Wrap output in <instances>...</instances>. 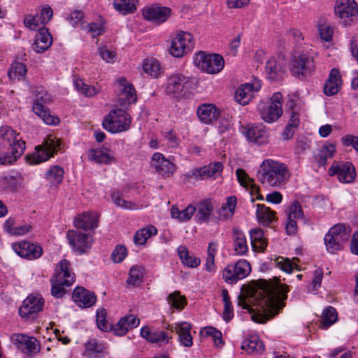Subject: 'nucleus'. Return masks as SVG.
<instances>
[{"label":"nucleus","instance_id":"8fccbe9b","mask_svg":"<svg viewBox=\"0 0 358 358\" xmlns=\"http://www.w3.org/2000/svg\"><path fill=\"white\" fill-rule=\"evenodd\" d=\"M64 178V170L62 167L59 166H55L50 168L46 173H45V179L52 185H59Z\"/></svg>","mask_w":358,"mask_h":358},{"label":"nucleus","instance_id":"6ab92c4d","mask_svg":"<svg viewBox=\"0 0 358 358\" xmlns=\"http://www.w3.org/2000/svg\"><path fill=\"white\" fill-rule=\"evenodd\" d=\"M13 249L20 257L29 260L37 259L43 254V248L41 245L29 241L14 243Z\"/></svg>","mask_w":358,"mask_h":358},{"label":"nucleus","instance_id":"9b49d317","mask_svg":"<svg viewBox=\"0 0 358 358\" xmlns=\"http://www.w3.org/2000/svg\"><path fill=\"white\" fill-rule=\"evenodd\" d=\"M335 15L344 26L351 25L358 17V6L355 0H336Z\"/></svg>","mask_w":358,"mask_h":358},{"label":"nucleus","instance_id":"72a5a7b5","mask_svg":"<svg viewBox=\"0 0 358 358\" xmlns=\"http://www.w3.org/2000/svg\"><path fill=\"white\" fill-rule=\"evenodd\" d=\"M251 245L255 251L264 252L267 246V241L264 231L259 228L250 230Z\"/></svg>","mask_w":358,"mask_h":358},{"label":"nucleus","instance_id":"4be33fe9","mask_svg":"<svg viewBox=\"0 0 358 358\" xmlns=\"http://www.w3.org/2000/svg\"><path fill=\"white\" fill-rule=\"evenodd\" d=\"M262 88V83L255 82L252 84L245 83L241 85L236 91L234 98L240 105L245 106L249 103L254 96V92Z\"/></svg>","mask_w":358,"mask_h":358},{"label":"nucleus","instance_id":"de8ad7c7","mask_svg":"<svg viewBox=\"0 0 358 358\" xmlns=\"http://www.w3.org/2000/svg\"><path fill=\"white\" fill-rule=\"evenodd\" d=\"M111 199L117 207L125 210H136L142 207V205L124 199L122 194L119 191L113 192Z\"/></svg>","mask_w":358,"mask_h":358},{"label":"nucleus","instance_id":"393cba45","mask_svg":"<svg viewBox=\"0 0 358 358\" xmlns=\"http://www.w3.org/2000/svg\"><path fill=\"white\" fill-rule=\"evenodd\" d=\"M172 331H176L178 335L180 343L186 347L190 348L193 345V338L190 334L192 324L187 322H181L175 324V326H170Z\"/></svg>","mask_w":358,"mask_h":358},{"label":"nucleus","instance_id":"aec40b11","mask_svg":"<svg viewBox=\"0 0 358 358\" xmlns=\"http://www.w3.org/2000/svg\"><path fill=\"white\" fill-rule=\"evenodd\" d=\"M171 13L170 8L157 6L145 7L142 11L143 16L146 20L157 25L165 22L170 17Z\"/></svg>","mask_w":358,"mask_h":358},{"label":"nucleus","instance_id":"49530a36","mask_svg":"<svg viewBox=\"0 0 358 358\" xmlns=\"http://www.w3.org/2000/svg\"><path fill=\"white\" fill-rule=\"evenodd\" d=\"M178 254L182 263L188 267L196 268L201 263L199 258L189 255L188 250L185 246L178 248Z\"/></svg>","mask_w":358,"mask_h":358},{"label":"nucleus","instance_id":"a19ab883","mask_svg":"<svg viewBox=\"0 0 358 358\" xmlns=\"http://www.w3.org/2000/svg\"><path fill=\"white\" fill-rule=\"evenodd\" d=\"M241 348L248 353L264 350V344L257 335L249 336L241 345Z\"/></svg>","mask_w":358,"mask_h":358},{"label":"nucleus","instance_id":"13d9d810","mask_svg":"<svg viewBox=\"0 0 358 358\" xmlns=\"http://www.w3.org/2000/svg\"><path fill=\"white\" fill-rule=\"evenodd\" d=\"M106 310L99 308L96 310V324L98 328L103 331L112 330V324L106 320Z\"/></svg>","mask_w":358,"mask_h":358},{"label":"nucleus","instance_id":"4468645a","mask_svg":"<svg viewBox=\"0 0 358 358\" xmlns=\"http://www.w3.org/2000/svg\"><path fill=\"white\" fill-rule=\"evenodd\" d=\"M249 262L245 259L238 260L234 264L227 265L222 271V278L228 284H235L245 278L250 272Z\"/></svg>","mask_w":358,"mask_h":358},{"label":"nucleus","instance_id":"ea45409f","mask_svg":"<svg viewBox=\"0 0 358 358\" xmlns=\"http://www.w3.org/2000/svg\"><path fill=\"white\" fill-rule=\"evenodd\" d=\"M157 233V228L150 225L136 231L134 236V242L136 245H143L150 237L156 235Z\"/></svg>","mask_w":358,"mask_h":358},{"label":"nucleus","instance_id":"774afa93","mask_svg":"<svg viewBox=\"0 0 358 358\" xmlns=\"http://www.w3.org/2000/svg\"><path fill=\"white\" fill-rule=\"evenodd\" d=\"M341 142L345 146H352L358 152V136L348 134L342 137Z\"/></svg>","mask_w":358,"mask_h":358},{"label":"nucleus","instance_id":"ddd939ff","mask_svg":"<svg viewBox=\"0 0 358 358\" xmlns=\"http://www.w3.org/2000/svg\"><path fill=\"white\" fill-rule=\"evenodd\" d=\"M193 36L187 31H180L173 37L169 52L175 57H182L193 48Z\"/></svg>","mask_w":358,"mask_h":358},{"label":"nucleus","instance_id":"2eb2a0df","mask_svg":"<svg viewBox=\"0 0 358 358\" xmlns=\"http://www.w3.org/2000/svg\"><path fill=\"white\" fill-rule=\"evenodd\" d=\"M222 170L223 164L222 162H211L208 165L200 168H194L189 172L185 173L183 179L185 182H189L192 178L196 180H202L206 178H216L221 174Z\"/></svg>","mask_w":358,"mask_h":358},{"label":"nucleus","instance_id":"f8f14e48","mask_svg":"<svg viewBox=\"0 0 358 358\" xmlns=\"http://www.w3.org/2000/svg\"><path fill=\"white\" fill-rule=\"evenodd\" d=\"M194 85V81L192 78L181 73H174L168 79L166 93L169 96L178 98L193 88Z\"/></svg>","mask_w":358,"mask_h":358},{"label":"nucleus","instance_id":"680f3d73","mask_svg":"<svg viewBox=\"0 0 358 358\" xmlns=\"http://www.w3.org/2000/svg\"><path fill=\"white\" fill-rule=\"evenodd\" d=\"M275 264L277 267H278L282 271H283L287 273H292L293 271V268H294L293 264L287 258H283L282 257H278L275 260Z\"/></svg>","mask_w":358,"mask_h":358},{"label":"nucleus","instance_id":"79ce46f5","mask_svg":"<svg viewBox=\"0 0 358 358\" xmlns=\"http://www.w3.org/2000/svg\"><path fill=\"white\" fill-rule=\"evenodd\" d=\"M88 158L90 161L97 164H106L115 161V158L113 156L109 155L102 149L90 150L88 154Z\"/></svg>","mask_w":358,"mask_h":358},{"label":"nucleus","instance_id":"4c0bfd02","mask_svg":"<svg viewBox=\"0 0 358 358\" xmlns=\"http://www.w3.org/2000/svg\"><path fill=\"white\" fill-rule=\"evenodd\" d=\"M0 187L6 191L18 190L21 187L20 176L5 175L0 177Z\"/></svg>","mask_w":358,"mask_h":358},{"label":"nucleus","instance_id":"603ef678","mask_svg":"<svg viewBox=\"0 0 358 358\" xmlns=\"http://www.w3.org/2000/svg\"><path fill=\"white\" fill-rule=\"evenodd\" d=\"M336 152V145L333 143L324 144L317 156V160L319 166H324L327 164L328 158H331Z\"/></svg>","mask_w":358,"mask_h":358},{"label":"nucleus","instance_id":"09e8293b","mask_svg":"<svg viewBox=\"0 0 358 358\" xmlns=\"http://www.w3.org/2000/svg\"><path fill=\"white\" fill-rule=\"evenodd\" d=\"M143 273L144 269L142 266L138 265L133 266L129 271V276L127 280V285L133 287L139 286L142 282Z\"/></svg>","mask_w":358,"mask_h":358},{"label":"nucleus","instance_id":"e433bc0d","mask_svg":"<svg viewBox=\"0 0 358 358\" xmlns=\"http://www.w3.org/2000/svg\"><path fill=\"white\" fill-rule=\"evenodd\" d=\"M196 207L189 204L187 208L180 210L176 206L171 208V216L179 222H187L191 219L196 212Z\"/></svg>","mask_w":358,"mask_h":358},{"label":"nucleus","instance_id":"f3484780","mask_svg":"<svg viewBox=\"0 0 358 358\" xmlns=\"http://www.w3.org/2000/svg\"><path fill=\"white\" fill-rule=\"evenodd\" d=\"M43 306L44 300L41 295L31 294L24 300L19 308V314L26 320H34L43 310Z\"/></svg>","mask_w":358,"mask_h":358},{"label":"nucleus","instance_id":"37998d69","mask_svg":"<svg viewBox=\"0 0 358 358\" xmlns=\"http://www.w3.org/2000/svg\"><path fill=\"white\" fill-rule=\"evenodd\" d=\"M138 0H114L115 8L122 15L134 13L136 10Z\"/></svg>","mask_w":358,"mask_h":358},{"label":"nucleus","instance_id":"9d476101","mask_svg":"<svg viewBox=\"0 0 358 358\" xmlns=\"http://www.w3.org/2000/svg\"><path fill=\"white\" fill-rule=\"evenodd\" d=\"M194 65L203 72L215 74L220 72L224 66L223 57L219 54L198 52L194 59Z\"/></svg>","mask_w":358,"mask_h":358},{"label":"nucleus","instance_id":"7ed1b4c3","mask_svg":"<svg viewBox=\"0 0 358 358\" xmlns=\"http://www.w3.org/2000/svg\"><path fill=\"white\" fill-rule=\"evenodd\" d=\"M289 172L287 166L273 159L264 160L257 171V178L263 185L280 187L289 180Z\"/></svg>","mask_w":358,"mask_h":358},{"label":"nucleus","instance_id":"58836bf2","mask_svg":"<svg viewBox=\"0 0 358 358\" xmlns=\"http://www.w3.org/2000/svg\"><path fill=\"white\" fill-rule=\"evenodd\" d=\"M256 215L259 223L268 226L275 218V213L263 204H257Z\"/></svg>","mask_w":358,"mask_h":358},{"label":"nucleus","instance_id":"4d7b16f0","mask_svg":"<svg viewBox=\"0 0 358 358\" xmlns=\"http://www.w3.org/2000/svg\"><path fill=\"white\" fill-rule=\"evenodd\" d=\"M167 301L171 306L179 310L184 308L187 304L186 298L182 296L179 291H175L170 294L167 297Z\"/></svg>","mask_w":358,"mask_h":358},{"label":"nucleus","instance_id":"473e14b6","mask_svg":"<svg viewBox=\"0 0 358 358\" xmlns=\"http://www.w3.org/2000/svg\"><path fill=\"white\" fill-rule=\"evenodd\" d=\"M105 347L95 339L88 341L85 345L83 356L86 358H103Z\"/></svg>","mask_w":358,"mask_h":358},{"label":"nucleus","instance_id":"bb28decb","mask_svg":"<svg viewBox=\"0 0 358 358\" xmlns=\"http://www.w3.org/2000/svg\"><path fill=\"white\" fill-rule=\"evenodd\" d=\"M117 81L121 87L120 104L125 106L135 103L137 97L133 85L128 83L125 78H120Z\"/></svg>","mask_w":358,"mask_h":358},{"label":"nucleus","instance_id":"e2e57ef3","mask_svg":"<svg viewBox=\"0 0 358 358\" xmlns=\"http://www.w3.org/2000/svg\"><path fill=\"white\" fill-rule=\"evenodd\" d=\"M33 94L35 97L36 103H40L41 104L45 103L50 101V96L47 92L41 87H36L34 90Z\"/></svg>","mask_w":358,"mask_h":358},{"label":"nucleus","instance_id":"69168bd1","mask_svg":"<svg viewBox=\"0 0 358 358\" xmlns=\"http://www.w3.org/2000/svg\"><path fill=\"white\" fill-rule=\"evenodd\" d=\"M126 323V319L122 317L115 325H112L111 331H113L115 335L118 336L125 335L129 331V328L127 327V325Z\"/></svg>","mask_w":358,"mask_h":358},{"label":"nucleus","instance_id":"5701e85b","mask_svg":"<svg viewBox=\"0 0 358 358\" xmlns=\"http://www.w3.org/2000/svg\"><path fill=\"white\" fill-rule=\"evenodd\" d=\"M99 215L96 212H85L74 219L76 228L84 231L94 230L98 227Z\"/></svg>","mask_w":358,"mask_h":358},{"label":"nucleus","instance_id":"a878e982","mask_svg":"<svg viewBox=\"0 0 358 358\" xmlns=\"http://www.w3.org/2000/svg\"><path fill=\"white\" fill-rule=\"evenodd\" d=\"M52 43V38L48 30L45 28H42L36 34L32 48L36 53H42L46 51L51 46Z\"/></svg>","mask_w":358,"mask_h":358},{"label":"nucleus","instance_id":"c03bdc74","mask_svg":"<svg viewBox=\"0 0 358 358\" xmlns=\"http://www.w3.org/2000/svg\"><path fill=\"white\" fill-rule=\"evenodd\" d=\"M338 320V313L336 310L332 306L326 308L321 317L320 324L323 329H328Z\"/></svg>","mask_w":358,"mask_h":358},{"label":"nucleus","instance_id":"dca6fc26","mask_svg":"<svg viewBox=\"0 0 358 358\" xmlns=\"http://www.w3.org/2000/svg\"><path fill=\"white\" fill-rule=\"evenodd\" d=\"M67 238L72 250L78 255L87 253L92 248L93 237L91 234L69 230Z\"/></svg>","mask_w":358,"mask_h":358},{"label":"nucleus","instance_id":"0eeeda50","mask_svg":"<svg viewBox=\"0 0 358 358\" xmlns=\"http://www.w3.org/2000/svg\"><path fill=\"white\" fill-rule=\"evenodd\" d=\"M60 140L55 136H50L42 145L36 148V152L26 157L27 161L31 164H38L48 160L59 149Z\"/></svg>","mask_w":358,"mask_h":358},{"label":"nucleus","instance_id":"2f4dec72","mask_svg":"<svg viewBox=\"0 0 358 358\" xmlns=\"http://www.w3.org/2000/svg\"><path fill=\"white\" fill-rule=\"evenodd\" d=\"M197 115L200 120L206 124L217 120L220 117V112L215 105L208 103L203 104L197 108Z\"/></svg>","mask_w":358,"mask_h":358},{"label":"nucleus","instance_id":"412c9836","mask_svg":"<svg viewBox=\"0 0 358 358\" xmlns=\"http://www.w3.org/2000/svg\"><path fill=\"white\" fill-rule=\"evenodd\" d=\"M151 165L159 175L164 178L173 176L176 169V165L160 152L153 154Z\"/></svg>","mask_w":358,"mask_h":358},{"label":"nucleus","instance_id":"864d4df0","mask_svg":"<svg viewBox=\"0 0 358 358\" xmlns=\"http://www.w3.org/2000/svg\"><path fill=\"white\" fill-rule=\"evenodd\" d=\"M213 206L210 200H203L199 205L196 217L199 221H208L213 211Z\"/></svg>","mask_w":358,"mask_h":358},{"label":"nucleus","instance_id":"cd10ccee","mask_svg":"<svg viewBox=\"0 0 358 358\" xmlns=\"http://www.w3.org/2000/svg\"><path fill=\"white\" fill-rule=\"evenodd\" d=\"M266 72L269 80L280 81L282 80L285 71L282 62H277L273 57H270L266 62Z\"/></svg>","mask_w":358,"mask_h":358},{"label":"nucleus","instance_id":"423d86ee","mask_svg":"<svg viewBox=\"0 0 358 358\" xmlns=\"http://www.w3.org/2000/svg\"><path fill=\"white\" fill-rule=\"evenodd\" d=\"M289 69L292 74L297 78H306L310 76L315 69V54L301 52L292 56Z\"/></svg>","mask_w":358,"mask_h":358},{"label":"nucleus","instance_id":"b1692460","mask_svg":"<svg viewBox=\"0 0 358 358\" xmlns=\"http://www.w3.org/2000/svg\"><path fill=\"white\" fill-rule=\"evenodd\" d=\"M72 297L74 302L80 308L92 307L96 301L94 293L83 287H77L73 292Z\"/></svg>","mask_w":358,"mask_h":358},{"label":"nucleus","instance_id":"f257e3e1","mask_svg":"<svg viewBox=\"0 0 358 358\" xmlns=\"http://www.w3.org/2000/svg\"><path fill=\"white\" fill-rule=\"evenodd\" d=\"M288 292V286L277 278L273 282L259 280L257 288L248 299L241 294L238 296V305L252 314L254 322L264 323L285 306Z\"/></svg>","mask_w":358,"mask_h":358},{"label":"nucleus","instance_id":"c756f323","mask_svg":"<svg viewBox=\"0 0 358 358\" xmlns=\"http://www.w3.org/2000/svg\"><path fill=\"white\" fill-rule=\"evenodd\" d=\"M341 87L340 72L336 69L331 70L329 79L324 85V93L327 96H333L338 93Z\"/></svg>","mask_w":358,"mask_h":358},{"label":"nucleus","instance_id":"20e7f679","mask_svg":"<svg viewBox=\"0 0 358 358\" xmlns=\"http://www.w3.org/2000/svg\"><path fill=\"white\" fill-rule=\"evenodd\" d=\"M75 281V275L70 267V262L62 259L57 265L55 273L50 278L51 294L57 299L66 294L65 287H70Z\"/></svg>","mask_w":358,"mask_h":358},{"label":"nucleus","instance_id":"c9c22d12","mask_svg":"<svg viewBox=\"0 0 358 358\" xmlns=\"http://www.w3.org/2000/svg\"><path fill=\"white\" fill-rule=\"evenodd\" d=\"M33 111L47 124L57 125L59 123V119L57 117L50 115L46 108L40 103H34Z\"/></svg>","mask_w":358,"mask_h":358},{"label":"nucleus","instance_id":"a211bd4d","mask_svg":"<svg viewBox=\"0 0 358 358\" xmlns=\"http://www.w3.org/2000/svg\"><path fill=\"white\" fill-rule=\"evenodd\" d=\"M330 176H337L340 182H352L356 177V171L351 162H334L329 169Z\"/></svg>","mask_w":358,"mask_h":358},{"label":"nucleus","instance_id":"f704fd0d","mask_svg":"<svg viewBox=\"0 0 358 358\" xmlns=\"http://www.w3.org/2000/svg\"><path fill=\"white\" fill-rule=\"evenodd\" d=\"M141 336L150 343H168L169 340L166 331H151L148 327H143L141 329Z\"/></svg>","mask_w":358,"mask_h":358},{"label":"nucleus","instance_id":"f03ea898","mask_svg":"<svg viewBox=\"0 0 358 358\" xmlns=\"http://www.w3.org/2000/svg\"><path fill=\"white\" fill-rule=\"evenodd\" d=\"M25 148V141L15 131L8 126L0 128V165L13 164L23 155Z\"/></svg>","mask_w":358,"mask_h":358},{"label":"nucleus","instance_id":"39448f33","mask_svg":"<svg viewBox=\"0 0 358 358\" xmlns=\"http://www.w3.org/2000/svg\"><path fill=\"white\" fill-rule=\"evenodd\" d=\"M351 230L348 226L338 223L329 229L324 238L326 250L331 254H336L344 248V244L350 237Z\"/></svg>","mask_w":358,"mask_h":358},{"label":"nucleus","instance_id":"0e129e2a","mask_svg":"<svg viewBox=\"0 0 358 358\" xmlns=\"http://www.w3.org/2000/svg\"><path fill=\"white\" fill-rule=\"evenodd\" d=\"M127 255V248L123 245H117L111 254V258L115 263H120L124 260Z\"/></svg>","mask_w":358,"mask_h":358},{"label":"nucleus","instance_id":"338daca9","mask_svg":"<svg viewBox=\"0 0 358 358\" xmlns=\"http://www.w3.org/2000/svg\"><path fill=\"white\" fill-rule=\"evenodd\" d=\"M99 53L101 58L106 62H114L116 58V52L110 50L106 46L99 48Z\"/></svg>","mask_w":358,"mask_h":358},{"label":"nucleus","instance_id":"6e6d98bb","mask_svg":"<svg viewBox=\"0 0 358 358\" xmlns=\"http://www.w3.org/2000/svg\"><path fill=\"white\" fill-rule=\"evenodd\" d=\"M19 343L22 345V351L27 355L37 352L36 340L24 335L18 336Z\"/></svg>","mask_w":358,"mask_h":358},{"label":"nucleus","instance_id":"6e6552de","mask_svg":"<svg viewBox=\"0 0 358 358\" xmlns=\"http://www.w3.org/2000/svg\"><path fill=\"white\" fill-rule=\"evenodd\" d=\"M282 94L275 92L271 97L269 103L260 102L258 110L264 122L273 123L281 117L282 114Z\"/></svg>","mask_w":358,"mask_h":358},{"label":"nucleus","instance_id":"1a4fd4ad","mask_svg":"<svg viewBox=\"0 0 358 358\" xmlns=\"http://www.w3.org/2000/svg\"><path fill=\"white\" fill-rule=\"evenodd\" d=\"M130 123L129 114L125 110L117 108L112 110L103 119L102 126L106 130L114 134L127 130Z\"/></svg>","mask_w":358,"mask_h":358},{"label":"nucleus","instance_id":"a18cd8bd","mask_svg":"<svg viewBox=\"0 0 358 358\" xmlns=\"http://www.w3.org/2000/svg\"><path fill=\"white\" fill-rule=\"evenodd\" d=\"M27 71L24 64L16 62L11 64L8 71V76L12 81L20 80L24 78Z\"/></svg>","mask_w":358,"mask_h":358},{"label":"nucleus","instance_id":"7c9ffc66","mask_svg":"<svg viewBox=\"0 0 358 358\" xmlns=\"http://www.w3.org/2000/svg\"><path fill=\"white\" fill-rule=\"evenodd\" d=\"M232 239L236 254L238 255H245L248 251L247 239L244 233L238 227L233 228Z\"/></svg>","mask_w":358,"mask_h":358},{"label":"nucleus","instance_id":"bf43d9fd","mask_svg":"<svg viewBox=\"0 0 358 358\" xmlns=\"http://www.w3.org/2000/svg\"><path fill=\"white\" fill-rule=\"evenodd\" d=\"M318 31L322 40L327 42L331 41L334 29L329 23L320 20L318 24Z\"/></svg>","mask_w":358,"mask_h":358},{"label":"nucleus","instance_id":"052dcab7","mask_svg":"<svg viewBox=\"0 0 358 358\" xmlns=\"http://www.w3.org/2000/svg\"><path fill=\"white\" fill-rule=\"evenodd\" d=\"M303 217L301 205L297 201H294L289 207L287 217L289 219H296V220L302 219Z\"/></svg>","mask_w":358,"mask_h":358},{"label":"nucleus","instance_id":"c85d7f7f","mask_svg":"<svg viewBox=\"0 0 358 358\" xmlns=\"http://www.w3.org/2000/svg\"><path fill=\"white\" fill-rule=\"evenodd\" d=\"M245 135L248 141L256 144L262 145L268 141V131L262 125L249 127Z\"/></svg>","mask_w":358,"mask_h":358},{"label":"nucleus","instance_id":"3c124183","mask_svg":"<svg viewBox=\"0 0 358 358\" xmlns=\"http://www.w3.org/2000/svg\"><path fill=\"white\" fill-rule=\"evenodd\" d=\"M236 175L240 185L245 188H250L251 192H258L259 187L254 183V179L249 177L248 173L242 169H237Z\"/></svg>","mask_w":358,"mask_h":358},{"label":"nucleus","instance_id":"5fc2aeb1","mask_svg":"<svg viewBox=\"0 0 358 358\" xmlns=\"http://www.w3.org/2000/svg\"><path fill=\"white\" fill-rule=\"evenodd\" d=\"M143 69L146 73L155 78H157L161 73L159 62L155 59H145Z\"/></svg>","mask_w":358,"mask_h":358}]
</instances>
